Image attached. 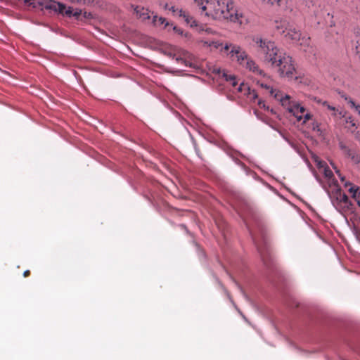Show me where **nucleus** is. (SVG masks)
<instances>
[{"label": "nucleus", "mask_w": 360, "mask_h": 360, "mask_svg": "<svg viewBox=\"0 0 360 360\" xmlns=\"http://www.w3.org/2000/svg\"><path fill=\"white\" fill-rule=\"evenodd\" d=\"M224 49L228 51L230 58H235L237 62L253 73L264 76V72L261 70L256 63L239 46L233 44H225Z\"/></svg>", "instance_id": "7ed1b4c3"}, {"label": "nucleus", "mask_w": 360, "mask_h": 360, "mask_svg": "<svg viewBox=\"0 0 360 360\" xmlns=\"http://www.w3.org/2000/svg\"><path fill=\"white\" fill-rule=\"evenodd\" d=\"M261 86L263 87V88H265L266 89H271L270 90V94L271 96H273L274 97L275 94H278L279 97H283L282 94L278 92V91H276V90L273 89L272 88H270L269 86L266 85V84H262Z\"/></svg>", "instance_id": "4be33fe9"}, {"label": "nucleus", "mask_w": 360, "mask_h": 360, "mask_svg": "<svg viewBox=\"0 0 360 360\" xmlns=\"http://www.w3.org/2000/svg\"><path fill=\"white\" fill-rule=\"evenodd\" d=\"M166 21V19L162 17H157L154 16L153 18V22L155 25H163Z\"/></svg>", "instance_id": "5701e85b"}, {"label": "nucleus", "mask_w": 360, "mask_h": 360, "mask_svg": "<svg viewBox=\"0 0 360 360\" xmlns=\"http://www.w3.org/2000/svg\"><path fill=\"white\" fill-rule=\"evenodd\" d=\"M134 11L136 14V16L142 20H146L150 18L149 11L143 7L136 6L134 8Z\"/></svg>", "instance_id": "ddd939ff"}, {"label": "nucleus", "mask_w": 360, "mask_h": 360, "mask_svg": "<svg viewBox=\"0 0 360 360\" xmlns=\"http://www.w3.org/2000/svg\"><path fill=\"white\" fill-rule=\"evenodd\" d=\"M251 40V44L255 49L258 56L265 63L271 65L283 53L273 41L263 39L259 35L252 36Z\"/></svg>", "instance_id": "f03ea898"}, {"label": "nucleus", "mask_w": 360, "mask_h": 360, "mask_svg": "<svg viewBox=\"0 0 360 360\" xmlns=\"http://www.w3.org/2000/svg\"><path fill=\"white\" fill-rule=\"evenodd\" d=\"M301 34L302 33L300 30H297L292 25L290 24L283 36L286 39H290L296 42L299 39H300Z\"/></svg>", "instance_id": "1a4fd4ad"}, {"label": "nucleus", "mask_w": 360, "mask_h": 360, "mask_svg": "<svg viewBox=\"0 0 360 360\" xmlns=\"http://www.w3.org/2000/svg\"><path fill=\"white\" fill-rule=\"evenodd\" d=\"M181 18L185 21V22L191 27H196L199 31H203V26L198 25L196 20L187 12L184 11Z\"/></svg>", "instance_id": "9d476101"}, {"label": "nucleus", "mask_w": 360, "mask_h": 360, "mask_svg": "<svg viewBox=\"0 0 360 360\" xmlns=\"http://www.w3.org/2000/svg\"><path fill=\"white\" fill-rule=\"evenodd\" d=\"M194 3L201 9L202 13L214 20H229L242 24L243 13L235 7L232 1H221L219 0H194Z\"/></svg>", "instance_id": "f257e3e1"}, {"label": "nucleus", "mask_w": 360, "mask_h": 360, "mask_svg": "<svg viewBox=\"0 0 360 360\" xmlns=\"http://www.w3.org/2000/svg\"><path fill=\"white\" fill-rule=\"evenodd\" d=\"M290 22L286 20H275L274 22V29L281 34H283L285 33Z\"/></svg>", "instance_id": "f8f14e48"}, {"label": "nucleus", "mask_w": 360, "mask_h": 360, "mask_svg": "<svg viewBox=\"0 0 360 360\" xmlns=\"http://www.w3.org/2000/svg\"><path fill=\"white\" fill-rule=\"evenodd\" d=\"M333 168L335 169V173L338 175V176L340 177V180L342 182H344L345 181V176H342V174H340V170H338L335 167L333 166Z\"/></svg>", "instance_id": "bb28decb"}, {"label": "nucleus", "mask_w": 360, "mask_h": 360, "mask_svg": "<svg viewBox=\"0 0 360 360\" xmlns=\"http://www.w3.org/2000/svg\"><path fill=\"white\" fill-rule=\"evenodd\" d=\"M346 152L347 156L349 157L355 163H359L360 162V157L355 151L347 149Z\"/></svg>", "instance_id": "a211bd4d"}, {"label": "nucleus", "mask_w": 360, "mask_h": 360, "mask_svg": "<svg viewBox=\"0 0 360 360\" xmlns=\"http://www.w3.org/2000/svg\"><path fill=\"white\" fill-rule=\"evenodd\" d=\"M223 77L226 79V81H230L233 86H236L238 84V82L236 80L234 75H228L223 70Z\"/></svg>", "instance_id": "6ab92c4d"}, {"label": "nucleus", "mask_w": 360, "mask_h": 360, "mask_svg": "<svg viewBox=\"0 0 360 360\" xmlns=\"http://www.w3.org/2000/svg\"><path fill=\"white\" fill-rule=\"evenodd\" d=\"M297 42H299V45L304 51L311 52L312 47L311 46V38L309 37L301 34L300 39Z\"/></svg>", "instance_id": "9b49d317"}, {"label": "nucleus", "mask_w": 360, "mask_h": 360, "mask_svg": "<svg viewBox=\"0 0 360 360\" xmlns=\"http://www.w3.org/2000/svg\"><path fill=\"white\" fill-rule=\"evenodd\" d=\"M210 31V29H206L205 32H209Z\"/></svg>", "instance_id": "473e14b6"}, {"label": "nucleus", "mask_w": 360, "mask_h": 360, "mask_svg": "<svg viewBox=\"0 0 360 360\" xmlns=\"http://www.w3.org/2000/svg\"><path fill=\"white\" fill-rule=\"evenodd\" d=\"M217 72L218 74H221V70H220V69H218V70H217Z\"/></svg>", "instance_id": "2f4dec72"}, {"label": "nucleus", "mask_w": 360, "mask_h": 360, "mask_svg": "<svg viewBox=\"0 0 360 360\" xmlns=\"http://www.w3.org/2000/svg\"><path fill=\"white\" fill-rule=\"evenodd\" d=\"M317 103H321L323 106L326 107L329 110L333 111V115H336V112L338 110L335 108V107L330 105L327 101H321V100H318Z\"/></svg>", "instance_id": "412c9836"}, {"label": "nucleus", "mask_w": 360, "mask_h": 360, "mask_svg": "<svg viewBox=\"0 0 360 360\" xmlns=\"http://www.w3.org/2000/svg\"><path fill=\"white\" fill-rule=\"evenodd\" d=\"M323 174H324L325 177L327 179L328 186H330V184H333V181H334V184L338 183V181L334 178L333 172L330 170V169L328 166L324 167Z\"/></svg>", "instance_id": "dca6fc26"}, {"label": "nucleus", "mask_w": 360, "mask_h": 360, "mask_svg": "<svg viewBox=\"0 0 360 360\" xmlns=\"http://www.w3.org/2000/svg\"><path fill=\"white\" fill-rule=\"evenodd\" d=\"M326 192L328 193L332 202L334 204L335 202H338L339 200V195H342V193L341 191V188L339 186L338 183L334 184L333 181V184L328 186V188H326V186H323Z\"/></svg>", "instance_id": "0eeeda50"}, {"label": "nucleus", "mask_w": 360, "mask_h": 360, "mask_svg": "<svg viewBox=\"0 0 360 360\" xmlns=\"http://www.w3.org/2000/svg\"><path fill=\"white\" fill-rule=\"evenodd\" d=\"M288 0H271L270 5L285 9L288 7Z\"/></svg>", "instance_id": "f3484780"}, {"label": "nucleus", "mask_w": 360, "mask_h": 360, "mask_svg": "<svg viewBox=\"0 0 360 360\" xmlns=\"http://www.w3.org/2000/svg\"><path fill=\"white\" fill-rule=\"evenodd\" d=\"M200 43L202 44L203 47H209L211 50H217L220 49L221 52H227L228 51H225L224 49V46L223 43L219 40H215L214 39H202L200 40Z\"/></svg>", "instance_id": "6e6552de"}, {"label": "nucleus", "mask_w": 360, "mask_h": 360, "mask_svg": "<svg viewBox=\"0 0 360 360\" xmlns=\"http://www.w3.org/2000/svg\"><path fill=\"white\" fill-rule=\"evenodd\" d=\"M348 197L347 195L342 193V195H339V200L337 202L338 203L343 202V203H347L348 202Z\"/></svg>", "instance_id": "b1692460"}, {"label": "nucleus", "mask_w": 360, "mask_h": 360, "mask_svg": "<svg viewBox=\"0 0 360 360\" xmlns=\"http://www.w3.org/2000/svg\"><path fill=\"white\" fill-rule=\"evenodd\" d=\"M333 168L335 169V173L338 175V176L340 177V180L342 182H344L345 181V176H342V174H340V170H338L335 167L333 166Z\"/></svg>", "instance_id": "cd10ccee"}, {"label": "nucleus", "mask_w": 360, "mask_h": 360, "mask_svg": "<svg viewBox=\"0 0 360 360\" xmlns=\"http://www.w3.org/2000/svg\"><path fill=\"white\" fill-rule=\"evenodd\" d=\"M264 2H266L267 4H270L271 0H262Z\"/></svg>", "instance_id": "7c9ffc66"}, {"label": "nucleus", "mask_w": 360, "mask_h": 360, "mask_svg": "<svg viewBox=\"0 0 360 360\" xmlns=\"http://www.w3.org/2000/svg\"><path fill=\"white\" fill-rule=\"evenodd\" d=\"M165 9L168 10L172 12V15L174 16H178L181 18L184 11L181 8H176V6L171 5L169 4H165L164 6Z\"/></svg>", "instance_id": "2eb2a0df"}, {"label": "nucleus", "mask_w": 360, "mask_h": 360, "mask_svg": "<svg viewBox=\"0 0 360 360\" xmlns=\"http://www.w3.org/2000/svg\"><path fill=\"white\" fill-rule=\"evenodd\" d=\"M346 122L350 124L351 126L354 128V129H357L356 122L352 118V117H348L346 120Z\"/></svg>", "instance_id": "a878e982"}, {"label": "nucleus", "mask_w": 360, "mask_h": 360, "mask_svg": "<svg viewBox=\"0 0 360 360\" xmlns=\"http://www.w3.org/2000/svg\"><path fill=\"white\" fill-rule=\"evenodd\" d=\"M274 98L277 100H280L282 105L287 108L289 112H290L297 121L303 120V123H306L307 121L311 119V115L307 112L306 109L302 106L300 103L290 101V97L285 95L284 97H279L278 94H276Z\"/></svg>", "instance_id": "39448f33"}, {"label": "nucleus", "mask_w": 360, "mask_h": 360, "mask_svg": "<svg viewBox=\"0 0 360 360\" xmlns=\"http://www.w3.org/2000/svg\"><path fill=\"white\" fill-rule=\"evenodd\" d=\"M175 59L178 63L184 64L186 66H189V67L192 66L191 63L187 61L185 58L176 57Z\"/></svg>", "instance_id": "393cba45"}, {"label": "nucleus", "mask_w": 360, "mask_h": 360, "mask_svg": "<svg viewBox=\"0 0 360 360\" xmlns=\"http://www.w3.org/2000/svg\"><path fill=\"white\" fill-rule=\"evenodd\" d=\"M349 191L353 193V198L355 199L357 204L360 207V190L359 188L354 190V188L352 187L349 188Z\"/></svg>", "instance_id": "aec40b11"}, {"label": "nucleus", "mask_w": 360, "mask_h": 360, "mask_svg": "<svg viewBox=\"0 0 360 360\" xmlns=\"http://www.w3.org/2000/svg\"><path fill=\"white\" fill-rule=\"evenodd\" d=\"M271 66L278 68V72L281 77L290 79L294 78L295 81L299 80L300 77L295 76L297 71L294 60L292 57L286 53L283 52Z\"/></svg>", "instance_id": "20e7f679"}, {"label": "nucleus", "mask_w": 360, "mask_h": 360, "mask_svg": "<svg viewBox=\"0 0 360 360\" xmlns=\"http://www.w3.org/2000/svg\"><path fill=\"white\" fill-rule=\"evenodd\" d=\"M30 275V270H26V271H24V273H23V276H24V277H27V276H29Z\"/></svg>", "instance_id": "c756f323"}, {"label": "nucleus", "mask_w": 360, "mask_h": 360, "mask_svg": "<svg viewBox=\"0 0 360 360\" xmlns=\"http://www.w3.org/2000/svg\"><path fill=\"white\" fill-rule=\"evenodd\" d=\"M238 91H242L241 86H240V87L238 88Z\"/></svg>", "instance_id": "72a5a7b5"}, {"label": "nucleus", "mask_w": 360, "mask_h": 360, "mask_svg": "<svg viewBox=\"0 0 360 360\" xmlns=\"http://www.w3.org/2000/svg\"><path fill=\"white\" fill-rule=\"evenodd\" d=\"M306 6L307 7L309 14L318 25L323 22L326 15L329 16L330 15L325 9V6L318 1L311 0L307 1Z\"/></svg>", "instance_id": "423d86ee"}, {"label": "nucleus", "mask_w": 360, "mask_h": 360, "mask_svg": "<svg viewBox=\"0 0 360 360\" xmlns=\"http://www.w3.org/2000/svg\"><path fill=\"white\" fill-rule=\"evenodd\" d=\"M250 233L252 234L253 240L255 241V244L257 245L258 250L260 251V248L258 245V239H257V236L253 233H252V231H250Z\"/></svg>", "instance_id": "c85d7f7f"}, {"label": "nucleus", "mask_w": 360, "mask_h": 360, "mask_svg": "<svg viewBox=\"0 0 360 360\" xmlns=\"http://www.w3.org/2000/svg\"><path fill=\"white\" fill-rule=\"evenodd\" d=\"M353 49L357 58L360 60V30L356 32L352 41Z\"/></svg>", "instance_id": "4468645a"}]
</instances>
